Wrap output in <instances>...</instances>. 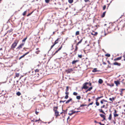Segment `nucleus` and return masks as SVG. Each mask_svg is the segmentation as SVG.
Here are the masks:
<instances>
[{"label": "nucleus", "mask_w": 125, "mask_h": 125, "mask_svg": "<svg viewBox=\"0 0 125 125\" xmlns=\"http://www.w3.org/2000/svg\"><path fill=\"white\" fill-rule=\"evenodd\" d=\"M19 41V40H15L14 42L13 43L11 46L10 49L14 51V49L17 46Z\"/></svg>", "instance_id": "obj_1"}, {"label": "nucleus", "mask_w": 125, "mask_h": 125, "mask_svg": "<svg viewBox=\"0 0 125 125\" xmlns=\"http://www.w3.org/2000/svg\"><path fill=\"white\" fill-rule=\"evenodd\" d=\"M58 106L54 107H53V111L54 112L55 115L56 117L60 116V115L59 114V112L57 110Z\"/></svg>", "instance_id": "obj_2"}, {"label": "nucleus", "mask_w": 125, "mask_h": 125, "mask_svg": "<svg viewBox=\"0 0 125 125\" xmlns=\"http://www.w3.org/2000/svg\"><path fill=\"white\" fill-rule=\"evenodd\" d=\"M115 29V28L114 26L112 24H111L108 27L107 30L108 32H111L113 31Z\"/></svg>", "instance_id": "obj_3"}, {"label": "nucleus", "mask_w": 125, "mask_h": 125, "mask_svg": "<svg viewBox=\"0 0 125 125\" xmlns=\"http://www.w3.org/2000/svg\"><path fill=\"white\" fill-rule=\"evenodd\" d=\"M89 83L88 82H86L84 83L83 85V86L82 87V90L84 89L86 90L87 89L88 87L87 85Z\"/></svg>", "instance_id": "obj_4"}, {"label": "nucleus", "mask_w": 125, "mask_h": 125, "mask_svg": "<svg viewBox=\"0 0 125 125\" xmlns=\"http://www.w3.org/2000/svg\"><path fill=\"white\" fill-rule=\"evenodd\" d=\"M83 40V39H82L79 42H78L76 44V46H75V48L74 50V51H77L78 47H77V46H78L79 44L81 43L82 42Z\"/></svg>", "instance_id": "obj_5"}, {"label": "nucleus", "mask_w": 125, "mask_h": 125, "mask_svg": "<svg viewBox=\"0 0 125 125\" xmlns=\"http://www.w3.org/2000/svg\"><path fill=\"white\" fill-rule=\"evenodd\" d=\"M60 39V38H58L55 41L54 44L51 46V49H52L53 46L56 44L58 43L59 40Z\"/></svg>", "instance_id": "obj_6"}, {"label": "nucleus", "mask_w": 125, "mask_h": 125, "mask_svg": "<svg viewBox=\"0 0 125 125\" xmlns=\"http://www.w3.org/2000/svg\"><path fill=\"white\" fill-rule=\"evenodd\" d=\"M24 44L25 43H22L16 49H17L18 50H20L22 48V46L24 45Z\"/></svg>", "instance_id": "obj_7"}, {"label": "nucleus", "mask_w": 125, "mask_h": 125, "mask_svg": "<svg viewBox=\"0 0 125 125\" xmlns=\"http://www.w3.org/2000/svg\"><path fill=\"white\" fill-rule=\"evenodd\" d=\"M62 45H61V46L60 47V48L57 50L53 54V55H54L56 53H57L62 48Z\"/></svg>", "instance_id": "obj_8"}, {"label": "nucleus", "mask_w": 125, "mask_h": 125, "mask_svg": "<svg viewBox=\"0 0 125 125\" xmlns=\"http://www.w3.org/2000/svg\"><path fill=\"white\" fill-rule=\"evenodd\" d=\"M65 71L67 72V73L68 74L70 73L71 71H73V70L71 68L66 70Z\"/></svg>", "instance_id": "obj_9"}, {"label": "nucleus", "mask_w": 125, "mask_h": 125, "mask_svg": "<svg viewBox=\"0 0 125 125\" xmlns=\"http://www.w3.org/2000/svg\"><path fill=\"white\" fill-rule=\"evenodd\" d=\"M113 64L114 65H117L118 66H120L121 65V64L120 63H118L116 62H114Z\"/></svg>", "instance_id": "obj_10"}, {"label": "nucleus", "mask_w": 125, "mask_h": 125, "mask_svg": "<svg viewBox=\"0 0 125 125\" xmlns=\"http://www.w3.org/2000/svg\"><path fill=\"white\" fill-rule=\"evenodd\" d=\"M39 72V70L37 69L35 70V73H37V75H35V77H38L39 76V74L38 73Z\"/></svg>", "instance_id": "obj_11"}, {"label": "nucleus", "mask_w": 125, "mask_h": 125, "mask_svg": "<svg viewBox=\"0 0 125 125\" xmlns=\"http://www.w3.org/2000/svg\"><path fill=\"white\" fill-rule=\"evenodd\" d=\"M122 57V56H121L119 57L115 58L114 59V61H116L119 60H120L121 59Z\"/></svg>", "instance_id": "obj_12"}, {"label": "nucleus", "mask_w": 125, "mask_h": 125, "mask_svg": "<svg viewBox=\"0 0 125 125\" xmlns=\"http://www.w3.org/2000/svg\"><path fill=\"white\" fill-rule=\"evenodd\" d=\"M97 34L98 33L97 32H95L94 31H93L91 33L92 35L95 36H96Z\"/></svg>", "instance_id": "obj_13"}, {"label": "nucleus", "mask_w": 125, "mask_h": 125, "mask_svg": "<svg viewBox=\"0 0 125 125\" xmlns=\"http://www.w3.org/2000/svg\"><path fill=\"white\" fill-rule=\"evenodd\" d=\"M114 83L116 84L117 86L118 85L120 84V82L118 81H114Z\"/></svg>", "instance_id": "obj_14"}, {"label": "nucleus", "mask_w": 125, "mask_h": 125, "mask_svg": "<svg viewBox=\"0 0 125 125\" xmlns=\"http://www.w3.org/2000/svg\"><path fill=\"white\" fill-rule=\"evenodd\" d=\"M79 61V60H73L72 62V64H76V63Z\"/></svg>", "instance_id": "obj_15"}, {"label": "nucleus", "mask_w": 125, "mask_h": 125, "mask_svg": "<svg viewBox=\"0 0 125 125\" xmlns=\"http://www.w3.org/2000/svg\"><path fill=\"white\" fill-rule=\"evenodd\" d=\"M100 115L101 117L103 118V120H105V115L101 114H100Z\"/></svg>", "instance_id": "obj_16"}, {"label": "nucleus", "mask_w": 125, "mask_h": 125, "mask_svg": "<svg viewBox=\"0 0 125 125\" xmlns=\"http://www.w3.org/2000/svg\"><path fill=\"white\" fill-rule=\"evenodd\" d=\"M125 89H121V91H120V95L121 96H123V91L125 90Z\"/></svg>", "instance_id": "obj_17"}, {"label": "nucleus", "mask_w": 125, "mask_h": 125, "mask_svg": "<svg viewBox=\"0 0 125 125\" xmlns=\"http://www.w3.org/2000/svg\"><path fill=\"white\" fill-rule=\"evenodd\" d=\"M72 98H70L65 103L67 104L68 103L72 101Z\"/></svg>", "instance_id": "obj_18"}, {"label": "nucleus", "mask_w": 125, "mask_h": 125, "mask_svg": "<svg viewBox=\"0 0 125 125\" xmlns=\"http://www.w3.org/2000/svg\"><path fill=\"white\" fill-rule=\"evenodd\" d=\"M98 83H99L101 84L103 83V81L102 79H99L98 81Z\"/></svg>", "instance_id": "obj_19"}, {"label": "nucleus", "mask_w": 125, "mask_h": 125, "mask_svg": "<svg viewBox=\"0 0 125 125\" xmlns=\"http://www.w3.org/2000/svg\"><path fill=\"white\" fill-rule=\"evenodd\" d=\"M115 99V98L113 97L112 98H110L109 99V100L110 101H112V102H113V101H114Z\"/></svg>", "instance_id": "obj_20"}, {"label": "nucleus", "mask_w": 125, "mask_h": 125, "mask_svg": "<svg viewBox=\"0 0 125 125\" xmlns=\"http://www.w3.org/2000/svg\"><path fill=\"white\" fill-rule=\"evenodd\" d=\"M106 12V11H105L103 13V14L101 16V17L102 18H103L104 17L105 15Z\"/></svg>", "instance_id": "obj_21"}, {"label": "nucleus", "mask_w": 125, "mask_h": 125, "mask_svg": "<svg viewBox=\"0 0 125 125\" xmlns=\"http://www.w3.org/2000/svg\"><path fill=\"white\" fill-rule=\"evenodd\" d=\"M98 110L99 111V112H101L102 113L105 114V112L104 111L102 110V109H99Z\"/></svg>", "instance_id": "obj_22"}, {"label": "nucleus", "mask_w": 125, "mask_h": 125, "mask_svg": "<svg viewBox=\"0 0 125 125\" xmlns=\"http://www.w3.org/2000/svg\"><path fill=\"white\" fill-rule=\"evenodd\" d=\"M112 114L111 113L109 115L108 119L109 120H111V119L112 116Z\"/></svg>", "instance_id": "obj_23"}, {"label": "nucleus", "mask_w": 125, "mask_h": 125, "mask_svg": "<svg viewBox=\"0 0 125 125\" xmlns=\"http://www.w3.org/2000/svg\"><path fill=\"white\" fill-rule=\"evenodd\" d=\"M20 76L19 73H16L15 74V76L14 77V78H15L16 77H18Z\"/></svg>", "instance_id": "obj_24"}, {"label": "nucleus", "mask_w": 125, "mask_h": 125, "mask_svg": "<svg viewBox=\"0 0 125 125\" xmlns=\"http://www.w3.org/2000/svg\"><path fill=\"white\" fill-rule=\"evenodd\" d=\"M98 71L97 70V68H95L94 69L92 70V72H95Z\"/></svg>", "instance_id": "obj_25"}, {"label": "nucleus", "mask_w": 125, "mask_h": 125, "mask_svg": "<svg viewBox=\"0 0 125 125\" xmlns=\"http://www.w3.org/2000/svg\"><path fill=\"white\" fill-rule=\"evenodd\" d=\"M25 56V55H24V54L23 55L21 56V57H20V58L19 59V60H20L21 58L24 57Z\"/></svg>", "instance_id": "obj_26"}, {"label": "nucleus", "mask_w": 125, "mask_h": 125, "mask_svg": "<svg viewBox=\"0 0 125 125\" xmlns=\"http://www.w3.org/2000/svg\"><path fill=\"white\" fill-rule=\"evenodd\" d=\"M76 99L78 100H80L81 98V97L80 96H77L76 97Z\"/></svg>", "instance_id": "obj_27"}, {"label": "nucleus", "mask_w": 125, "mask_h": 125, "mask_svg": "<svg viewBox=\"0 0 125 125\" xmlns=\"http://www.w3.org/2000/svg\"><path fill=\"white\" fill-rule=\"evenodd\" d=\"M16 94L17 95H18V96H19L20 95H21V93L19 92H18Z\"/></svg>", "instance_id": "obj_28"}, {"label": "nucleus", "mask_w": 125, "mask_h": 125, "mask_svg": "<svg viewBox=\"0 0 125 125\" xmlns=\"http://www.w3.org/2000/svg\"><path fill=\"white\" fill-rule=\"evenodd\" d=\"M114 115V116L115 117H117L118 116V114H113Z\"/></svg>", "instance_id": "obj_29"}, {"label": "nucleus", "mask_w": 125, "mask_h": 125, "mask_svg": "<svg viewBox=\"0 0 125 125\" xmlns=\"http://www.w3.org/2000/svg\"><path fill=\"white\" fill-rule=\"evenodd\" d=\"M73 2V0H68V2L70 3H72Z\"/></svg>", "instance_id": "obj_30"}, {"label": "nucleus", "mask_w": 125, "mask_h": 125, "mask_svg": "<svg viewBox=\"0 0 125 125\" xmlns=\"http://www.w3.org/2000/svg\"><path fill=\"white\" fill-rule=\"evenodd\" d=\"M31 51V50H30L29 52H26V53H25L24 54L25 56L26 55H27V54H29V52H30Z\"/></svg>", "instance_id": "obj_31"}, {"label": "nucleus", "mask_w": 125, "mask_h": 125, "mask_svg": "<svg viewBox=\"0 0 125 125\" xmlns=\"http://www.w3.org/2000/svg\"><path fill=\"white\" fill-rule=\"evenodd\" d=\"M80 32L79 31H77L75 33L76 35H78L79 34Z\"/></svg>", "instance_id": "obj_32"}, {"label": "nucleus", "mask_w": 125, "mask_h": 125, "mask_svg": "<svg viewBox=\"0 0 125 125\" xmlns=\"http://www.w3.org/2000/svg\"><path fill=\"white\" fill-rule=\"evenodd\" d=\"M69 90V87L68 86H67L66 87V89L65 90V91L66 92H68V91Z\"/></svg>", "instance_id": "obj_33"}, {"label": "nucleus", "mask_w": 125, "mask_h": 125, "mask_svg": "<svg viewBox=\"0 0 125 125\" xmlns=\"http://www.w3.org/2000/svg\"><path fill=\"white\" fill-rule=\"evenodd\" d=\"M72 112L71 113H69L68 114L69 115H72L73 114H74V112H72Z\"/></svg>", "instance_id": "obj_34"}, {"label": "nucleus", "mask_w": 125, "mask_h": 125, "mask_svg": "<svg viewBox=\"0 0 125 125\" xmlns=\"http://www.w3.org/2000/svg\"><path fill=\"white\" fill-rule=\"evenodd\" d=\"M26 13H27V11L26 10L25 11H24L23 13V14H22V15H23V16H24L25 15Z\"/></svg>", "instance_id": "obj_35"}, {"label": "nucleus", "mask_w": 125, "mask_h": 125, "mask_svg": "<svg viewBox=\"0 0 125 125\" xmlns=\"http://www.w3.org/2000/svg\"><path fill=\"white\" fill-rule=\"evenodd\" d=\"M92 89L93 87H90L88 89V90H89V91H90Z\"/></svg>", "instance_id": "obj_36"}, {"label": "nucleus", "mask_w": 125, "mask_h": 125, "mask_svg": "<svg viewBox=\"0 0 125 125\" xmlns=\"http://www.w3.org/2000/svg\"><path fill=\"white\" fill-rule=\"evenodd\" d=\"M105 56L108 57H110V54H105Z\"/></svg>", "instance_id": "obj_37"}, {"label": "nucleus", "mask_w": 125, "mask_h": 125, "mask_svg": "<svg viewBox=\"0 0 125 125\" xmlns=\"http://www.w3.org/2000/svg\"><path fill=\"white\" fill-rule=\"evenodd\" d=\"M73 94L74 95H77L78 94V93L76 92H74Z\"/></svg>", "instance_id": "obj_38"}, {"label": "nucleus", "mask_w": 125, "mask_h": 125, "mask_svg": "<svg viewBox=\"0 0 125 125\" xmlns=\"http://www.w3.org/2000/svg\"><path fill=\"white\" fill-rule=\"evenodd\" d=\"M87 106V105L86 104H82V105H81L80 106V107H83V106Z\"/></svg>", "instance_id": "obj_39"}, {"label": "nucleus", "mask_w": 125, "mask_h": 125, "mask_svg": "<svg viewBox=\"0 0 125 125\" xmlns=\"http://www.w3.org/2000/svg\"><path fill=\"white\" fill-rule=\"evenodd\" d=\"M95 104L97 106H98L99 105V102H96Z\"/></svg>", "instance_id": "obj_40"}, {"label": "nucleus", "mask_w": 125, "mask_h": 125, "mask_svg": "<svg viewBox=\"0 0 125 125\" xmlns=\"http://www.w3.org/2000/svg\"><path fill=\"white\" fill-rule=\"evenodd\" d=\"M27 39V37H26V38H25L23 40H22V42H25Z\"/></svg>", "instance_id": "obj_41"}, {"label": "nucleus", "mask_w": 125, "mask_h": 125, "mask_svg": "<svg viewBox=\"0 0 125 125\" xmlns=\"http://www.w3.org/2000/svg\"><path fill=\"white\" fill-rule=\"evenodd\" d=\"M68 97H69L68 95H65V96L64 98L65 99H67L68 98Z\"/></svg>", "instance_id": "obj_42"}, {"label": "nucleus", "mask_w": 125, "mask_h": 125, "mask_svg": "<svg viewBox=\"0 0 125 125\" xmlns=\"http://www.w3.org/2000/svg\"><path fill=\"white\" fill-rule=\"evenodd\" d=\"M37 109H36L35 111V113L36 115H38V114L39 113V112H37Z\"/></svg>", "instance_id": "obj_43"}, {"label": "nucleus", "mask_w": 125, "mask_h": 125, "mask_svg": "<svg viewBox=\"0 0 125 125\" xmlns=\"http://www.w3.org/2000/svg\"><path fill=\"white\" fill-rule=\"evenodd\" d=\"M45 1L46 3H48L50 1V0H45Z\"/></svg>", "instance_id": "obj_44"}, {"label": "nucleus", "mask_w": 125, "mask_h": 125, "mask_svg": "<svg viewBox=\"0 0 125 125\" xmlns=\"http://www.w3.org/2000/svg\"><path fill=\"white\" fill-rule=\"evenodd\" d=\"M33 12V11H32L31 13H29V14H28L27 15V16H29L30 15H31L32 13Z\"/></svg>", "instance_id": "obj_45"}, {"label": "nucleus", "mask_w": 125, "mask_h": 125, "mask_svg": "<svg viewBox=\"0 0 125 125\" xmlns=\"http://www.w3.org/2000/svg\"><path fill=\"white\" fill-rule=\"evenodd\" d=\"M82 55H78V57L80 58H81L82 57Z\"/></svg>", "instance_id": "obj_46"}, {"label": "nucleus", "mask_w": 125, "mask_h": 125, "mask_svg": "<svg viewBox=\"0 0 125 125\" xmlns=\"http://www.w3.org/2000/svg\"><path fill=\"white\" fill-rule=\"evenodd\" d=\"M93 102H92L90 103L87 106L88 107L90 105H92L93 104Z\"/></svg>", "instance_id": "obj_47"}, {"label": "nucleus", "mask_w": 125, "mask_h": 125, "mask_svg": "<svg viewBox=\"0 0 125 125\" xmlns=\"http://www.w3.org/2000/svg\"><path fill=\"white\" fill-rule=\"evenodd\" d=\"M106 8V6L105 5H104V6L103 8V10H105Z\"/></svg>", "instance_id": "obj_48"}, {"label": "nucleus", "mask_w": 125, "mask_h": 125, "mask_svg": "<svg viewBox=\"0 0 125 125\" xmlns=\"http://www.w3.org/2000/svg\"><path fill=\"white\" fill-rule=\"evenodd\" d=\"M13 31V30L12 29H10V30H9L8 31V32L10 33V32H12Z\"/></svg>", "instance_id": "obj_49"}, {"label": "nucleus", "mask_w": 125, "mask_h": 125, "mask_svg": "<svg viewBox=\"0 0 125 125\" xmlns=\"http://www.w3.org/2000/svg\"><path fill=\"white\" fill-rule=\"evenodd\" d=\"M40 51L38 50L36 52V53H37V54H38L39 53V52H40Z\"/></svg>", "instance_id": "obj_50"}, {"label": "nucleus", "mask_w": 125, "mask_h": 125, "mask_svg": "<svg viewBox=\"0 0 125 125\" xmlns=\"http://www.w3.org/2000/svg\"><path fill=\"white\" fill-rule=\"evenodd\" d=\"M65 100H64V101H62V100H61L60 101V103H64L65 101Z\"/></svg>", "instance_id": "obj_51"}, {"label": "nucleus", "mask_w": 125, "mask_h": 125, "mask_svg": "<svg viewBox=\"0 0 125 125\" xmlns=\"http://www.w3.org/2000/svg\"><path fill=\"white\" fill-rule=\"evenodd\" d=\"M65 94L66 95H68L69 94V93L68 92H65Z\"/></svg>", "instance_id": "obj_52"}, {"label": "nucleus", "mask_w": 125, "mask_h": 125, "mask_svg": "<svg viewBox=\"0 0 125 125\" xmlns=\"http://www.w3.org/2000/svg\"><path fill=\"white\" fill-rule=\"evenodd\" d=\"M105 105H103L102 106H101V108H104L105 107Z\"/></svg>", "instance_id": "obj_53"}, {"label": "nucleus", "mask_w": 125, "mask_h": 125, "mask_svg": "<svg viewBox=\"0 0 125 125\" xmlns=\"http://www.w3.org/2000/svg\"><path fill=\"white\" fill-rule=\"evenodd\" d=\"M84 1L85 2H89V1L90 0H84Z\"/></svg>", "instance_id": "obj_54"}, {"label": "nucleus", "mask_w": 125, "mask_h": 125, "mask_svg": "<svg viewBox=\"0 0 125 125\" xmlns=\"http://www.w3.org/2000/svg\"><path fill=\"white\" fill-rule=\"evenodd\" d=\"M72 112H75L74 113H77L79 112V111H72Z\"/></svg>", "instance_id": "obj_55"}, {"label": "nucleus", "mask_w": 125, "mask_h": 125, "mask_svg": "<svg viewBox=\"0 0 125 125\" xmlns=\"http://www.w3.org/2000/svg\"><path fill=\"white\" fill-rule=\"evenodd\" d=\"M103 97V96H101L98 97V99H99L101 98H102Z\"/></svg>", "instance_id": "obj_56"}, {"label": "nucleus", "mask_w": 125, "mask_h": 125, "mask_svg": "<svg viewBox=\"0 0 125 125\" xmlns=\"http://www.w3.org/2000/svg\"><path fill=\"white\" fill-rule=\"evenodd\" d=\"M40 118H39V120H36L34 121V122H37V121H40Z\"/></svg>", "instance_id": "obj_57"}, {"label": "nucleus", "mask_w": 125, "mask_h": 125, "mask_svg": "<svg viewBox=\"0 0 125 125\" xmlns=\"http://www.w3.org/2000/svg\"><path fill=\"white\" fill-rule=\"evenodd\" d=\"M102 100V101L103 102H107V101L105 100H104V99H103Z\"/></svg>", "instance_id": "obj_58"}, {"label": "nucleus", "mask_w": 125, "mask_h": 125, "mask_svg": "<svg viewBox=\"0 0 125 125\" xmlns=\"http://www.w3.org/2000/svg\"><path fill=\"white\" fill-rule=\"evenodd\" d=\"M114 111H115V112L114 113V114H116V113H117V111L115 110V109L114 110Z\"/></svg>", "instance_id": "obj_59"}, {"label": "nucleus", "mask_w": 125, "mask_h": 125, "mask_svg": "<svg viewBox=\"0 0 125 125\" xmlns=\"http://www.w3.org/2000/svg\"><path fill=\"white\" fill-rule=\"evenodd\" d=\"M103 102H104L102 101V100H101L100 101L101 103L102 104H103Z\"/></svg>", "instance_id": "obj_60"}, {"label": "nucleus", "mask_w": 125, "mask_h": 125, "mask_svg": "<svg viewBox=\"0 0 125 125\" xmlns=\"http://www.w3.org/2000/svg\"><path fill=\"white\" fill-rule=\"evenodd\" d=\"M89 85L90 86H91L92 85V84L90 82L89 83Z\"/></svg>", "instance_id": "obj_61"}, {"label": "nucleus", "mask_w": 125, "mask_h": 125, "mask_svg": "<svg viewBox=\"0 0 125 125\" xmlns=\"http://www.w3.org/2000/svg\"><path fill=\"white\" fill-rule=\"evenodd\" d=\"M99 99H98V97L96 98V102H97L98 100Z\"/></svg>", "instance_id": "obj_62"}, {"label": "nucleus", "mask_w": 125, "mask_h": 125, "mask_svg": "<svg viewBox=\"0 0 125 125\" xmlns=\"http://www.w3.org/2000/svg\"><path fill=\"white\" fill-rule=\"evenodd\" d=\"M110 86H114V84H112L111 85H110Z\"/></svg>", "instance_id": "obj_63"}, {"label": "nucleus", "mask_w": 125, "mask_h": 125, "mask_svg": "<svg viewBox=\"0 0 125 125\" xmlns=\"http://www.w3.org/2000/svg\"><path fill=\"white\" fill-rule=\"evenodd\" d=\"M107 62H108V63L109 64H110L111 63H110V61H107Z\"/></svg>", "instance_id": "obj_64"}]
</instances>
